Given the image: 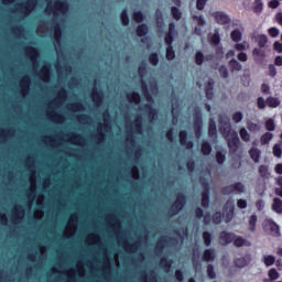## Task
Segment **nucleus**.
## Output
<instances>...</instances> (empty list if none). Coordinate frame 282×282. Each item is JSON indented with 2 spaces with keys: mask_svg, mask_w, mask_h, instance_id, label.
Returning <instances> with one entry per match:
<instances>
[{
  "mask_svg": "<svg viewBox=\"0 0 282 282\" xmlns=\"http://www.w3.org/2000/svg\"><path fill=\"white\" fill-rule=\"evenodd\" d=\"M207 276L209 279H217V273L215 272V267H213V264L207 265Z\"/></svg>",
  "mask_w": 282,
  "mask_h": 282,
  "instance_id": "58836bf2",
  "label": "nucleus"
},
{
  "mask_svg": "<svg viewBox=\"0 0 282 282\" xmlns=\"http://www.w3.org/2000/svg\"><path fill=\"white\" fill-rule=\"evenodd\" d=\"M239 133H240V138H241V140H243V142H250V133L248 132V130H246V128H241Z\"/></svg>",
  "mask_w": 282,
  "mask_h": 282,
  "instance_id": "473e14b6",
  "label": "nucleus"
},
{
  "mask_svg": "<svg viewBox=\"0 0 282 282\" xmlns=\"http://www.w3.org/2000/svg\"><path fill=\"white\" fill-rule=\"evenodd\" d=\"M221 213L220 212H216L213 216L212 219L214 221V224L219 225L221 224Z\"/></svg>",
  "mask_w": 282,
  "mask_h": 282,
  "instance_id": "de8ad7c7",
  "label": "nucleus"
},
{
  "mask_svg": "<svg viewBox=\"0 0 282 282\" xmlns=\"http://www.w3.org/2000/svg\"><path fill=\"white\" fill-rule=\"evenodd\" d=\"M272 138H274V134H272L271 132H265L264 134L261 135L260 142L261 144H270V142L272 141Z\"/></svg>",
  "mask_w": 282,
  "mask_h": 282,
  "instance_id": "b1692460",
  "label": "nucleus"
},
{
  "mask_svg": "<svg viewBox=\"0 0 282 282\" xmlns=\"http://www.w3.org/2000/svg\"><path fill=\"white\" fill-rule=\"evenodd\" d=\"M267 131H274L276 129V124L274 123V119H268L264 124Z\"/></svg>",
  "mask_w": 282,
  "mask_h": 282,
  "instance_id": "4c0bfd02",
  "label": "nucleus"
},
{
  "mask_svg": "<svg viewBox=\"0 0 282 282\" xmlns=\"http://www.w3.org/2000/svg\"><path fill=\"white\" fill-rule=\"evenodd\" d=\"M237 206H238V208H241V209L248 208V200L243 199V198H240L237 202Z\"/></svg>",
  "mask_w": 282,
  "mask_h": 282,
  "instance_id": "13d9d810",
  "label": "nucleus"
},
{
  "mask_svg": "<svg viewBox=\"0 0 282 282\" xmlns=\"http://www.w3.org/2000/svg\"><path fill=\"white\" fill-rule=\"evenodd\" d=\"M232 120H234V122H236V123H239V122H241L242 120H243V113H241V112H235L234 115H232Z\"/></svg>",
  "mask_w": 282,
  "mask_h": 282,
  "instance_id": "603ef678",
  "label": "nucleus"
},
{
  "mask_svg": "<svg viewBox=\"0 0 282 282\" xmlns=\"http://www.w3.org/2000/svg\"><path fill=\"white\" fill-rule=\"evenodd\" d=\"M138 36H147L149 34V25L140 24L137 29Z\"/></svg>",
  "mask_w": 282,
  "mask_h": 282,
  "instance_id": "412c9836",
  "label": "nucleus"
},
{
  "mask_svg": "<svg viewBox=\"0 0 282 282\" xmlns=\"http://www.w3.org/2000/svg\"><path fill=\"white\" fill-rule=\"evenodd\" d=\"M234 186V193H245L246 192V185H243V183L241 182H237L235 184H232Z\"/></svg>",
  "mask_w": 282,
  "mask_h": 282,
  "instance_id": "7c9ffc66",
  "label": "nucleus"
},
{
  "mask_svg": "<svg viewBox=\"0 0 282 282\" xmlns=\"http://www.w3.org/2000/svg\"><path fill=\"white\" fill-rule=\"evenodd\" d=\"M268 43V35H260L258 37V45L259 47H263Z\"/></svg>",
  "mask_w": 282,
  "mask_h": 282,
  "instance_id": "4d7b16f0",
  "label": "nucleus"
},
{
  "mask_svg": "<svg viewBox=\"0 0 282 282\" xmlns=\"http://www.w3.org/2000/svg\"><path fill=\"white\" fill-rule=\"evenodd\" d=\"M121 22H122V25H129L130 23V20H129V13L127 11V9H124L122 12H121Z\"/></svg>",
  "mask_w": 282,
  "mask_h": 282,
  "instance_id": "e433bc0d",
  "label": "nucleus"
},
{
  "mask_svg": "<svg viewBox=\"0 0 282 282\" xmlns=\"http://www.w3.org/2000/svg\"><path fill=\"white\" fill-rule=\"evenodd\" d=\"M208 135L209 138L217 137V122H215V119L209 120Z\"/></svg>",
  "mask_w": 282,
  "mask_h": 282,
  "instance_id": "dca6fc26",
  "label": "nucleus"
},
{
  "mask_svg": "<svg viewBox=\"0 0 282 282\" xmlns=\"http://www.w3.org/2000/svg\"><path fill=\"white\" fill-rule=\"evenodd\" d=\"M253 58H263L265 56V53L259 48H253L252 51Z\"/></svg>",
  "mask_w": 282,
  "mask_h": 282,
  "instance_id": "8fccbe9b",
  "label": "nucleus"
},
{
  "mask_svg": "<svg viewBox=\"0 0 282 282\" xmlns=\"http://www.w3.org/2000/svg\"><path fill=\"white\" fill-rule=\"evenodd\" d=\"M166 243V239L161 238L155 247V250H158L159 252H162L164 250V245Z\"/></svg>",
  "mask_w": 282,
  "mask_h": 282,
  "instance_id": "3c124183",
  "label": "nucleus"
},
{
  "mask_svg": "<svg viewBox=\"0 0 282 282\" xmlns=\"http://www.w3.org/2000/svg\"><path fill=\"white\" fill-rule=\"evenodd\" d=\"M144 109L148 111L150 118H155L156 111L151 104H145Z\"/></svg>",
  "mask_w": 282,
  "mask_h": 282,
  "instance_id": "72a5a7b5",
  "label": "nucleus"
},
{
  "mask_svg": "<svg viewBox=\"0 0 282 282\" xmlns=\"http://www.w3.org/2000/svg\"><path fill=\"white\" fill-rule=\"evenodd\" d=\"M128 99H130L132 102H135L137 105H140L142 97L140 96V93H131L128 95Z\"/></svg>",
  "mask_w": 282,
  "mask_h": 282,
  "instance_id": "cd10ccee",
  "label": "nucleus"
},
{
  "mask_svg": "<svg viewBox=\"0 0 282 282\" xmlns=\"http://www.w3.org/2000/svg\"><path fill=\"white\" fill-rule=\"evenodd\" d=\"M258 108L265 109V99L263 97L258 98Z\"/></svg>",
  "mask_w": 282,
  "mask_h": 282,
  "instance_id": "774afa93",
  "label": "nucleus"
},
{
  "mask_svg": "<svg viewBox=\"0 0 282 282\" xmlns=\"http://www.w3.org/2000/svg\"><path fill=\"white\" fill-rule=\"evenodd\" d=\"M276 262V258L272 254L263 256V263L267 265V268H270V265H274Z\"/></svg>",
  "mask_w": 282,
  "mask_h": 282,
  "instance_id": "5701e85b",
  "label": "nucleus"
},
{
  "mask_svg": "<svg viewBox=\"0 0 282 282\" xmlns=\"http://www.w3.org/2000/svg\"><path fill=\"white\" fill-rule=\"evenodd\" d=\"M160 263L163 268H171V262L169 261V258H162Z\"/></svg>",
  "mask_w": 282,
  "mask_h": 282,
  "instance_id": "0e129e2a",
  "label": "nucleus"
},
{
  "mask_svg": "<svg viewBox=\"0 0 282 282\" xmlns=\"http://www.w3.org/2000/svg\"><path fill=\"white\" fill-rule=\"evenodd\" d=\"M175 279L178 282H184V272H182V270H176L175 271Z\"/></svg>",
  "mask_w": 282,
  "mask_h": 282,
  "instance_id": "bf43d9fd",
  "label": "nucleus"
},
{
  "mask_svg": "<svg viewBox=\"0 0 282 282\" xmlns=\"http://www.w3.org/2000/svg\"><path fill=\"white\" fill-rule=\"evenodd\" d=\"M238 61H240V63H246L248 61V54H246L245 52L239 53Z\"/></svg>",
  "mask_w": 282,
  "mask_h": 282,
  "instance_id": "e2e57ef3",
  "label": "nucleus"
},
{
  "mask_svg": "<svg viewBox=\"0 0 282 282\" xmlns=\"http://www.w3.org/2000/svg\"><path fill=\"white\" fill-rule=\"evenodd\" d=\"M91 96L94 102H102V90H93Z\"/></svg>",
  "mask_w": 282,
  "mask_h": 282,
  "instance_id": "c756f323",
  "label": "nucleus"
},
{
  "mask_svg": "<svg viewBox=\"0 0 282 282\" xmlns=\"http://www.w3.org/2000/svg\"><path fill=\"white\" fill-rule=\"evenodd\" d=\"M269 76H271L272 78L276 76V66H274L273 64L269 65Z\"/></svg>",
  "mask_w": 282,
  "mask_h": 282,
  "instance_id": "052dcab7",
  "label": "nucleus"
},
{
  "mask_svg": "<svg viewBox=\"0 0 282 282\" xmlns=\"http://www.w3.org/2000/svg\"><path fill=\"white\" fill-rule=\"evenodd\" d=\"M212 45L217 46L219 43H221V37H219V33H214V36L210 39Z\"/></svg>",
  "mask_w": 282,
  "mask_h": 282,
  "instance_id": "09e8293b",
  "label": "nucleus"
},
{
  "mask_svg": "<svg viewBox=\"0 0 282 282\" xmlns=\"http://www.w3.org/2000/svg\"><path fill=\"white\" fill-rule=\"evenodd\" d=\"M195 63L196 65H204V53L200 51L196 52L195 54Z\"/></svg>",
  "mask_w": 282,
  "mask_h": 282,
  "instance_id": "79ce46f5",
  "label": "nucleus"
},
{
  "mask_svg": "<svg viewBox=\"0 0 282 282\" xmlns=\"http://www.w3.org/2000/svg\"><path fill=\"white\" fill-rule=\"evenodd\" d=\"M247 129L249 131H251V133H254V131H259V129H261V127L258 123L254 122H248L247 123Z\"/></svg>",
  "mask_w": 282,
  "mask_h": 282,
  "instance_id": "c03bdc74",
  "label": "nucleus"
},
{
  "mask_svg": "<svg viewBox=\"0 0 282 282\" xmlns=\"http://www.w3.org/2000/svg\"><path fill=\"white\" fill-rule=\"evenodd\" d=\"M216 162L218 164H224V162H226V154H224L221 151L216 152Z\"/></svg>",
  "mask_w": 282,
  "mask_h": 282,
  "instance_id": "37998d69",
  "label": "nucleus"
},
{
  "mask_svg": "<svg viewBox=\"0 0 282 282\" xmlns=\"http://www.w3.org/2000/svg\"><path fill=\"white\" fill-rule=\"evenodd\" d=\"M165 44L167 45V47H171V45H173V35L167 34L164 39Z\"/></svg>",
  "mask_w": 282,
  "mask_h": 282,
  "instance_id": "338daca9",
  "label": "nucleus"
},
{
  "mask_svg": "<svg viewBox=\"0 0 282 282\" xmlns=\"http://www.w3.org/2000/svg\"><path fill=\"white\" fill-rule=\"evenodd\" d=\"M271 209L273 210V213H276V215H282V199L273 198Z\"/></svg>",
  "mask_w": 282,
  "mask_h": 282,
  "instance_id": "9b49d317",
  "label": "nucleus"
},
{
  "mask_svg": "<svg viewBox=\"0 0 282 282\" xmlns=\"http://www.w3.org/2000/svg\"><path fill=\"white\" fill-rule=\"evenodd\" d=\"M203 261H215V249H205L202 257Z\"/></svg>",
  "mask_w": 282,
  "mask_h": 282,
  "instance_id": "ddd939ff",
  "label": "nucleus"
},
{
  "mask_svg": "<svg viewBox=\"0 0 282 282\" xmlns=\"http://www.w3.org/2000/svg\"><path fill=\"white\" fill-rule=\"evenodd\" d=\"M166 58L167 61H173L175 58V51H173V47H167L166 48Z\"/></svg>",
  "mask_w": 282,
  "mask_h": 282,
  "instance_id": "5fc2aeb1",
  "label": "nucleus"
},
{
  "mask_svg": "<svg viewBox=\"0 0 282 282\" xmlns=\"http://www.w3.org/2000/svg\"><path fill=\"white\" fill-rule=\"evenodd\" d=\"M230 131H231L230 124H225L219 128V132L221 133L223 138H225L226 140L230 138L231 135Z\"/></svg>",
  "mask_w": 282,
  "mask_h": 282,
  "instance_id": "6ab92c4d",
  "label": "nucleus"
},
{
  "mask_svg": "<svg viewBox=\"0 0 282 282\" xmlns=\"http://www.w3.org/2000/svg\"><path fill=\"white\" fill-rule=\"evenodd\" d=\"M200 184L204 187L202 193V206L203 208H208L210 206V185L206 182V178L200 180Z\"/></svg>",
  "mask_w": 282,
  "mask_h": 282,
  "instance_id": "f03ea898",
  "label": "nucleus"
},
{
  "mask_svg": "<svg viewBox=\"0 0 282 282\" xmlns=\"http://www.w3.org/2000/svg\"><path fill=\"white\" fill-rule=\"evenodd\" d=\"M273 155H274V158H282L281 144L276 143L273 145Z\"/></svg>",
  "mask_w": 282,
  "mask_h": 282,
  "instance_id": "a19ab883",
  "label": "nucleus"
},
{
  "mask_svg": "<svg viewBox=\"0 0 282 282\" xmlns=\"http://www.w3.org/2000/svg\"><path fill=\"white\" fill-rule=\"evenodd\" d=\"M141 89L145 100L148 102H153V96L151 95V91H149V85H147V82H141Z\"/></svg>",
  "mask_w": 282,
  "mask_h": 282,
  "instance_id": "9d476101",
  "label": "nucleus"
},
{
  "mask_svg": "<svg viewBox=\"0 0 282 282\" xmlns=\"http://www.w3.org/2000/svg\"><path fill=\"white\" fill-rule=\"evenodd\" d=\"M149 62L151 65H153L155 67L158 65V63H160V56L158 55V53L150 54Z\"/></svg>",
  "mask_w": 282,
  "mask_h": 282,
  "instance_id": "2f4dec72",
  "label": "nucleus"
},
{
  "mask_svg": "<svg viewBox=\"0 0 282 282\" xmlns=\"http://www.w3.org/2000/svg\"><path fill=\"white\" fill-rule=\"evenodd\" d=\"M221 193H223V195H232V193H235L234 185L231 184V185L223 187Z\"/></svg>",
  "mask_w": 282,
  "mask_h": 282,
  "instance_id": "a18cd8bd",
  "label": "nucleus"
},
{
  "mask_svg": "<svg viewBox=\"0 0 282 282\" xmlns=\"http://www.w3.org/2000/svg\"><path fill=\"white\" fill-rule=\"evenodd\" d=\"M218 74L223 77V78H228V68L226 67V65H221L218 68Z\"/></svg>",
  "mask_w": 282,
  "mask_h": 282,
  "instance_id": "49530a36",
  "label": "nucleus"
},
{
  "mask_svg": "<svg viewBox=\"0 0 282 282\" xmlns=\"http://www.w3.org/2000/svg\"><path fill=\"white\" fill-rule=\"evenodd\" d=\"M206 1H207V0H197V1H196V8H197V10H204V8H206Z\"/></svg>",
  "mask_w": 282,
  "mask_h": 282,
  "instance_id": "680f3d73",
  "label": "nucleus"
},
{
  "mask_svg": "<svg viewBox=\"0 0 282 282\" xmlns=\"http://www.w3.org/2000/svg\"><path fill=\"white\" fill-rule=\"evenodd\" d=\"M243 34L241 33V31L239 29H235L231 32V41H234V43H239V41H241Z\"/></svg>",
  "mask_w": 282,
  "mask_h": 282,
  "instance_id": "4be33fe9",
  "label": "nucleus"
},
{
  "mask_svg": "<svg viewBox=\"0 0 282 282\" xmlns=\"http://www.w3.org/2000/svg\"><path fill=\"white\" fill-rule=\"evenodd\" d=\"M227 142H228V148L229 151H231V153H237V151H239V144H240V140H239V133L237 132H232L230 134L229 138H227Z\"/></svg>",
  "mask_w": 282,
  "mask_h": 282,
  "instance_id": "7ed1b4c3",
  "label": "nucleus"
},
{
  "mask_svg": "<svg viewBox=\"0 0 282 282\" xmlns=\"http://www.w3.org/2000/svg\"><path fill=\"white\" fill-rule=\"evenodd\" d=\"M194 21H197L199 28L206 25V20L202 15H193Z\"/></svg>",
  "mask_w": 282,
  "mask_h": 282,
  "instance_id": "6e6d98bb",
  "label": "nucleus"
},
{
  "mask_svg": "<svg viewBox=\"0 0 282 282\" xmlns=\"http://www.w3.org/2000/svg\"><path fill=\"white\" fill-rule=\"evenodd\" d=\"M200 149L203 155H210L213 153V145L208 141H203Z\"/></svg>",
  "mask_w": 282,
  "mask_h": 282,
  "instance_id": "f3484780",
  "label": "nucleus"
},
{
  "mask_svg": "<svg viewBox=\"0 0 282 282\" xmlns=\"http://www.w3.org/2000/svg\"><path fill=\"white\" fill-rule=\"evenodd\" d=\"M264 226L270 229L272 237H281V227L274 220L267 219Z\"/></svg>",
  "mask_w": 282,
  "mask_h": 282,
  "instance_id": "20e7f679",
  "label": "nucleus"
},
{
  "mask_svg": "<svg viewBox=\"0 0 282 282\" xmlns=\"http://www.w3.org/2000/svg\"><path fill=\"white\" fill-rule=\"evenodd\" d=\"M253 12H256V14H261V12H263V1L262 0L254 1Z\"/></svg>",
  "mask_w": 282,
  "mask_h": 282,
  "instance_id": "c85d7f7f",
  "label": "nucleus"
},
{
  "mask_svg": "<svg viewBox=\"0 0 282 282\" xmlns=\"http://www.w3.org/2000/svg\"><path fill=\"white\" fill-rule=\"evenodd\" d=\"M279 276H281V274L279 273V271H276V269L272 268L269 270V278L271 281H276Z\"/></svg>",
  "mask_w": 282,
  "mask_h": 282,
  "instance_id": "ea45409f",
  "label": "nucleus"
},
{
  "mask_svg": "<svg viewBox=\"0 0 282 282\" xmlns=\"http://www.w3.org/2000/svg\"><path fill=\"white\" fill-rule=\"evenodd\" d=\"M259 175H260V177H268V175H270L269 167L267 165H260Z\"/></svg>",
  "mask_w": 282,
  "mask_h": 282,
  "instance_id": "f704fd0d",
  "label": "nucleus"
},
{
  "mask_svg": "<svg viewBox=\"0 0 282 282\" xmlns=\"http://www.w3.org/2000/svg\"><path fill=\"white\" fill-rule=\"evenodd\" d=\"M185 206H186V195L184 193H180L176 196V200L172 204V206L167 210L169 217H175V215H180V213H182Z\"/></svg>",
  "mask_w": 282,
  "mask_h": 282,
  "instance_id": "f257e3e1",
  "label": "nucleus"
},
{
  "mask_svg": "<svg viewBox=\"0 0 282 282\" xmlns=\"http://www.w3.org/2000/svg\"><path fill=\"white\" fill-rule=\"evenodd\" d=\"M249 155H250L251 160H253V162L256 164H258L259 160H261V150H259L257 148H251L249 150Z\"/></svg>",
  "mask_w": 282,
  "mask_h": 282,
  "instance_id": "2eb2a0df",
  "label": "nucleus"
},
{
  "mask_svg": "<svg viewBox=\"0 0 282 282\" xmlns=\"http://www.w3.org/2000/svg\"><path fill=\"white\" fill-rule=\"evenodd\" d=\"M228 65H229L230 72L232 73L241 72V69H243V66L241 65V63H239V61H237L236 58H231Z\"/></svg>",
  "mask_w": 282,
  "mask_h": 282,
  "instance_id": "4468645a",
  "label": "nucleus"
},
{
  "mask_svg": "<svg viewBox=\"0 0 282 282\" xmlns=\"http://www.w3.org/2000/svg\"><path fill=\"white\" fill-rule=\"evenodd\" d=\"M273 50H275V52H278L279 54H282V44H281V42H274Z\"/></svg>",
  "mask_w": 282,
  "mask_h": 282,
  "instance_id": "69168bd1",
  "label": "nucleus"
},
{
  "mask_svg": "<svg viewBox=\"0 0 282 282\" xmlns=\"http://www.w3.org/2000/svg\"><path fill=\"white\" fill-rule=\"evenodd\" d=\"M178 138L182 147H186V149H193L194 143L193 141L188 140V132L186 130H182L178 133Z\"/></svg>",
  "mask_w": 282,
  "mask_h": 282,
  "instance_id": "0eeeda50",
  "label": "nucleus"
},
{
  "mask_svg": "<svg viewBox=\"0 0 282 282\" xmlns=\"http://www.w3.org/2000/svg\"><path fill=\"white\" fill-rule=\"evenodd\" d=\"M280 34V31L276 26H273V28H270L269 29V35L272 37V39H276V36H279Z\"/></svg>",
  "mask_w": 282,
  "mask_h": 282,
  "instance_id": "864d4df0",
  "label": "nucleus"
},
{
  "mask_svg": "<svg viewBox=\"0 0 282 282\" xmlns=\"http://www.w3.org/2000/svg\"><path fill=\"white\" fill-rule=\"evenodd\" d=\"M267 105L269 107L276 108V107H279V105H281V101L276 97H268Z\"/></svg>",
  "mask_w": 282,
  "mask_h": 282,
  "instance_id": "a878e982",
  "label": "nucleus"
},
{
  "mask_svg": "<svg viewBox=\"0 0 282 282\" xmlns=\"http://www.w3.org/2000/svg\"><path fill=\"white\" fill-rule=\"evenodd\" d=\"M259 217H257V214H253L248 219V230L249 232H254L257 230V221Z\"/></svg>",
  "mask_w": 282,
  "mask_h": 282,
  "instance_id": "f8f14e48",
  "label": "nucleus"
},
{
  "mask_svg": "<svg viewBox=\"0 0 282 282\" xmlns=\"http://www.w3.org/2000/svg\"><path fill=\"white\" fill-rule=\"evenodd\" d=\"M234 246L236 248H243V246H246L247 248H250V246H252V242H250V240L238 236L234 239Z\"/></svg>",
  "mask_w": 282,
  "mask_h": 282,
  "instance_id": "1a4fd4ad",
  "label": "nucleus"
},
{
  "mask_svg": "<svg viewBox=\"0 0 282 282\" xmlns=\"http://www.w3.org/2000/svg\"><path fill=\"white\" fill-rule=\"evenodd\" d=\"M133 20L135 23H142L144 21V13L142 11H135L133 13Z\"/></svg>",
  "mask_w": 282,
  "mask_h": 282,
  "instance_id": "c9c22d12",
  "label": "nucleus"
},
{
  "mask_svg": "<svg viewBox=\"0 0 282 282\" xmlns=\"http://www.w3.org/2000/svg\"><path fill=\"white\" fill-rule=\"evenodd\" d=\"M236 268H246L248 265V263H250V260H248V258H237L235 261H234Z\"/></svg>",
  "mask_w": 282,
  "mask_h": 282,
  "instance_id": "aec40b11",
  "label": "nucleus"
},
{
  "mask_svg": "<svg viewBox=\"0 0 282 282\" xmlns=\"http://www.w3.org/2000/svg\"><path fill=\"white\" fill-rule=\"evenodd\" d=\"M171 14L175 21H180L182 19V11L177 7L171 8Z\"/></svg>",
  "mask_w": 282,
  "mask_h": 282,
  "instance_id": "393cba45",
  "label": "nucleus"
},
{
  "mask_svg": "<svg viewBox=\"0 0 282 282\" xmlns=\"http://www.w3.org/2000/svg\"><path fill=\"white\" fill-rule=\"evenodd\" d=\"M203 241L205 243V246H210V243H213V234H210L209 231H204L203 232Z\"/></svg>",
  "mask_w": 282,
  "mask_h": 282,
  "instance_id": "bb28decb",
  "label": "nucleus"
},
{
  "mask_svg": "<svg viewBox=\"0 0 282 282\" xmlns=\"http://www.w3.org/2000/svg\"><path fill=\"white\" fill-rule=\"evenodd\" d=\"M212 17H214L219 25H228L230 23V17L221 11H216L212 13Z\"/></svg>",
  "mask_w": 282,
  "mask_h": 282,
  "instance_id": "423d86ee",
  "label": "nucleus"
},
{
  "mask_svg": "<svg viewBox=\"0 0 282 282\" xmlns=\"http://www.w3.org/2000/svg\"><path fill=\"white\" fill-rule=\"evenodd\" d=\"M203 124H204V121L202 120V111H198L194 116V130L196 132V135L202 134Z\"/></svg>",
  "mask_w": 282,
  "mask_h": 282,
  "instance_id": "6e6552de",
  "label": "nucleus"
},
{
  "mask_svg": "<svg viewBox=\"0 0 282 282\" xmlns=\"http://www.w3.org/2000/svg\"><path fill=\"white\" fill-rule=\"evenodd\" d=\"M214 88L215 82H208L206 87V98H208V100H213V98H215V93L213 91Z\"/></svg>",
  "mask_w": 282,
  "mask_h": 282,
  "instance_id": "a211bd4d",
  "label": "nucleus"
},
{
  "mask_svg": "<svg viewBox=\"0 0 282 282\" xmlns=\"http://www.w3.org/2000/svg\"><path fill=\"white\" fill-rule=\"evenodd\" d=\"M237 235L235 232L221 231L219 236L220 246H228V243H232Z\"/></svg>",
  "mask_w": 282,
  "mask_h": 282,
  "instance_id": "39448f33",
  "label": "nucleus"
}]
</instances>
